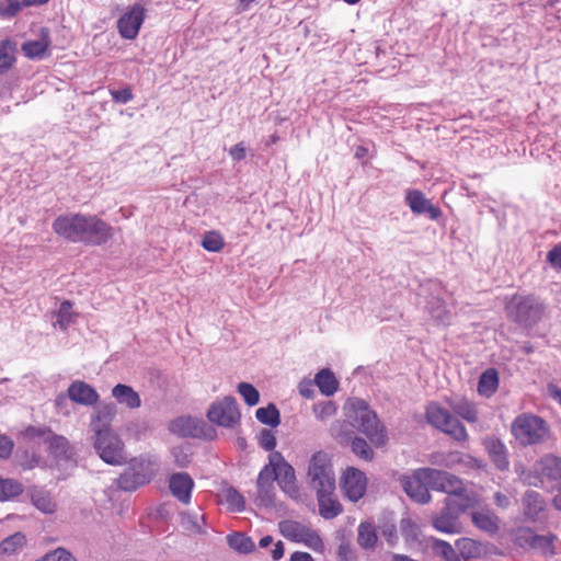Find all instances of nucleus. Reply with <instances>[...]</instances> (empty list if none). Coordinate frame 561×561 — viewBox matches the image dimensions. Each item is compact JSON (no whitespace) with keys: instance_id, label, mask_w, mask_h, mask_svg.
<instances>
[{"instance_id":"obj_20","label":"nucleus","mask_w":561,"mask_h":561,"mask_svg":"<svg viewBox=\"0 0 561 561\" xmlns=\"http://www.w3.org/2000/svg\"><path fill=\"white\" fill-rule=\"evenodd\" d=\"M483 446L497 469H508L510 461L507 457V449L500 438L495 436H488L483 439Z\"/></svg>"},{"instance_id":"obj_57","label":"nucleus","mask_w":561,"mask_h":561,"mask_svg":"<svg viewBox=\"0 0 561 561\" xmlns=\"http://www.w3.org/2000/svg\"><path fill=\"white\" fill-rule=\"evenodd\" d=\"M494 501H495V504L499 507H502V508L507 507L508 504H510L508 497L505 494L501 493V492H496L494 494Z\"/></svg>"},{"instance_id":"obj_61","label":"nucleus","mask_w":561,"mask_h":561,"mask_svg":"<svg viewBox=\"0 0 561 561\" xmlns=\"http://www.w3.org/2000/svg\"><path fill=\"white\" fill-rule=\"evenodd\" d=\"M272 542H273V537H272V536H270V535H267V536H264V537H262V538L260 539L259 545H260V547H261V548H266V547H268Z\"/></svg>"},{"instance_id":"obj_23","label":"nucleus","mask_w":561,"mask_h":561,"mask_svg":"<svg viewBox=\"0 0 561 561\" xmlns=\"http://www.w3.org/2000/svg\"><path fill=\"white\" fill-rule=\"evenodd\" d=\"M535 471L541 480H559L561 479V458L546 455L537 461Z\"/></svg>"},{"instance_id":"obj_54","label":"nucleus","mask_w":561,"mask_h":561,"mask_svg":"<svg viewBox=\"0 0 561 561\" xmlns=\"http://www.w3.org/2000/svg\"><path fill=\"white\" fill-rule=\"evenodd\" d=\"M337 557L341 561H354L356 559L354 550L347 542L340 543L337 548Z\"/></svg>"},{"instance_id":"obj_37","label":"nucleus","mask_w":561,"mask_h":561,"mask_svg":"<svg viewBox=\"0 0 561 561\" xmlns=\"http://www.w3.org/2000/svg\"><path fill=\"white\" fill-rule=\"evenodd\" d=\"M23 491L22 482L10 478H0V501H10L20 496Z\"/></svg>"},{"instance_id":"obj_44","label":"nucleus","mask_w":561,"mask_h":561,"mask_svg":"<svg viewBox=\"0 0 561 561\" xmlns=\"http://www.w3.org/2000/svg\"><path fill=\"white\" fill-rule=\"evenodd\" d=\"M225 503L231 512H242L245 508V500L234 488H228L224 492Z\"/></svg>"},{"instance_id":"obj_11","label":"nucleus","mask_w":561,"mask_h":561,"mask_svg":"<svg viewBox=\"0 0 561 561\" xmlns=\"http://www.w3.org/2000/svg\"><path fill=\"white\" fill-rule=\"evenodd\" d=\"M207 417L211 423L224 427H232L239 423L241 414L233 397H226L220 401L214 402Z\"/></svg>"},{"instance_id":"obj_17","label":"nucleus","mask_w":561,"mask_h":561,"mask_svg":"<svg viewBox=\"0 0 561 561\" xmlns=\"http://www.w3.org/2000/svg\"><path fill=\"white\" fill-rule=\"evenodd\" d=\"M67 397L77 404L94 405L99 402L98 391L89 383L82 380H75L67 389Z\"/></svg>"},{"instance_id":"obj_38","label":"nucleus","mask_w":561,"mask_h":561,"mask_svg":"<svg viewBox=\"0 0 561 561\" xmlns=\"http://www.w3.org/2000/svg\"><path fill=\"white\" fill-rule=\"evenodd\" d=\"M556 536L549 535H531L529 542L534 549L539 550L543 554L552 556L556 553L554 540Z\"/></svg>"},{"instance_id":"obj_60","label":"nucleus","mask_w":561,"mask_h":561,"mask_svg":"<svg viewBox=\"0 0 561 561\" xmlns=\"http://www.w3.org/2000/svg\"><path fill=\"white\" fill-rule=\"evenodd\" d=\"M299 392L305 398H311L313 394V390L310 388V386H300Z\"/></svg>"},{"instance_id":"obj_53","label":"nucleus","mask_w":561,"mask_h":561,"mask_svg":"<svg viewBox=\"0 0 561 561\" xmlns=\"http://www.w3.org/2000/svg\"><path fill=\"white\" fill-rule=\"evenodd\" d=\"M13 440L3 434H0V458H9L13 451Z\"/></svg>"},{"instance_id":"obj_18","label":"nucleus","mask_w":561,"mask_h":561,"mask_svg":"<svg viewBox=\"0 0 561 561\" xmlns=\"http://www.w3.org/2000/svg\"><path fill=\"white\" fill-rule=\"evenodd\" d=\"M194 488V480L187 472H176L169 478V489L174 497L187 505Z\"/></svg>"},{"instance_id":"obj_8","label":"nucleus","mask_w":561,"mask_h":561,"mask_svg":"<svg viewBox=\"0 0 561 561\" xmlns=\"http://www.w3.org/2000/svg\"><path fill=\"white\" fill-rule=\"evenodd\" d=\"M93 446L100 458L108 465H122L126 459L125 445L113 430L98 431L93 436Z\"/></svg>"},{"instance_id":"obj_13","label":"nucleus","mask_w":561,"mask_h":561,"mask_svg":"<svg viewBox=\"0 0 561 561\" xmlns=\"http://www.w3.org/2000/svg\"><path fill=\"white\" fill-rule=\"evenodd\" d=\"M341 489L350 501H359L367 490L366 474L355 467L346 468L341 478Z\"/></svg>"},{"instance_id":"obj_31","label":"nucleus","mask_w":561,"mask_h":561,"mask_svg":"<svg viewBox=\"0 0 561 561\" xmlns=\"http://www.w3.org/2000/svg\"><path fill=\"white\" fill-rule=\"evenodd\" d=\"M32 504L44 514H53L56 512L57 504L51 494L43 489L34 488L31 491Z\"/></svg>"},{"instance_id":"obj_1","label":"nucleus","mask_w":561,"mask_h":561,"mask_svg":"<svg viewBox=\"0 0 561 561\" xmlns=\"http://www.w3.org/2000/svg\"><path fill=\"white\" fill-rule=\"evenodd\" d=\"M445 402L450 410L435 401L426 405L425 416L427 422L455 442L467 443L469 434L463 423L457 416L470 424L479 422L477 405L465 397L457 399L446 398Z\"/></svg>"},{"instance_id":"obj_22","label":"nucleus","mask_w":561,"mask_h":561,"mask_svg":"<svg viewBox=\"0 0 561 561\" xmlns=\"http://www.w3.org/2000/svg\"><path fill=\"white\" fill-rule=\"evenodd\" d=\"M335 490L316 491L319 514L325 519H332L343 512V507L334 494Z\"/></svg>"},{"instance_id":"obj_42","label":"nucleus","mask_w":561,"mask_h":561,"mask_svg":"<svg viewBox=\"0 0 561 561\" xmlns=\"http://www.w3.org/2000/svg\"><path fill=\"white\" fill-rule=\"evenodd\" d=\"M14 44L10 39L0 42V73L10 70L14 64Z\"/></svg>"},{"instance_id":"obj_10","label":"nucleus","mask_w":561,"mask_h":561,"mask_svg":"<svg viewBox=\"0 0 561 561\" xmlns=\"http://www.w3.org/2000/svg\"><path fill=\"white\" fill-rule=\"evenodd\" d=\"M280 534L288 540L300 542L314 551H323L324 545L320 535L312 528L293 519H285L278 524Z\"/></svg>"},{"instance_id":"obj_32","label":"nucleus","mask_w":561,"mask_h":561,"mask_svg":"<svg viewBox=\"0 0 561 561\" xmlns=\"http://www.w3.org/2000/svg\"><path fill=\"white\" fill-rule=\"evenodd\" d=\"M499 387V374L494 368L486 369L479 378L478 392L486 398L495 393Z\"/></svg>"},{"instance_id":"obj_47","label":"nucleus","mask_w":561,"mask_h":561,"mask_svg":"<svg viewBox=\"0 0 561 561\" xmlns=\"http://www.w3.org/2000/svg\"><path fill=\"white\" fill-rule=\"evenodd\" d=\"M238 392L242 396L248 405L253 407L259 403L260 393L251 383L240 382L238 385Z\"/></svg>"},{"instance_id":"obj_9","label":"nucleus","mask_w":561,"mask_h":561,"mask_svg":"<svg viewBox=\"0 0 561 561\" xmlns=\"http://www.w3.org/2000/svg\"><path fill=\"white\" fill-rule=\"evenodd\" d=\"M431 468H419L412 474H403L399 478L405 494L420 504L431 501L428 488L432 489Z\"/></svg>"},{"instance_id":"obj_39","label":"nucleus","mask_w":561,"mask_h":561,"mask_svg":"<svg viewBox=\"0 0 561 561\" xmlns=\"http://www.w3.org/2000/svg\"><path fill=\"white\" fill-rule=\"evenodd\" d=\"M229 546L242 553L252 552L255 549L253 540L241 533H234L227 537Z\"/></svg>"},{"instance_id":"obj_55","label":"nucleus","mask_w":561,"mask_h":561,"mask_svg":"<svg viewBox=\"0 0 561 561\" xmlns=\"http://www.w3.org/2000/svg\"><path fill=\"white\" fill-rule=\"evenodd\" d=\"M111 95L114 101H116L118 103H123V104L131 101L134 98L133 92L129 88H124L121 90H113V91H111Z\"/></svg>"},{"instance_id":"obj_63","label":"nucleus","mask_w":561,"mask_h":561,"mask_svg":"<svg viewBox=\"0 0 561 561\" xmlns=\"http://www.w3.org/2000/svg\"><path fill=\"white\" fill-rule=\"evenodd\" d=\"M49 0H23V4L28 7V5H39V4H44V3H47Z\"/></svg>"},{"instance_id":"obj_56","label":"nucleus","mask_w":561,"mask_h":561,"mask_svg":"<svg viewBox=\"0 0 561 561\" xmlns=\"http://www.w3.org/2000/svg\"><path fill=\"white\" fill-rule=\"evenodd\" d=\"M229 156L232 158L233 161H241L247 156V148L243 142H239L230 148Z\"/></svg>"},{"instance_id":"obj_16","label":"nucleus","mask_w":561,"mask_h":561,"mask_svg":"<svg viewBox=\"0 0 561 561\" xmlns=\"http://www.w3.org/2000/svg\"><path fill=\"white\" fill-rule=\"evenodd\" d=\"M405 202L411 211L416 215L427 214L431 219L437 220L442 217V209L435 206L424 193L420 190H410L407 192Z\"/></svg>"},{"instance_id":"obj_34","label":"nucleus","mask_w":561,"mask_h":561,"mask_svg":"<svg viewBox=\"0 0 561 561\" xmlns=\"http://www.w3.org/2000/svg\"><path fill=\"white\" fill-rule=\"evenodd\" d=\"M78 314L72 311V302L65 300L60 304V307L56 313L55 327L66 331L72 323L76 322Z\"/></svg>"},{"instance_id":"obj_24","label":"nucleus","mask_w":561,"mask_h":561,"mask_svg":"<svg viewBox=\"0 0 561 561\" xmlns=\"http://www.w3.org/2000/svg\"><path fill=\"white\" fill-rule=\"evenodd\" d=\"M445 503L449 508H453L457 514L460 515L467 510L478 506L480 499L476 492L467 490V488L463 485L460 494H455L453 497L447 496Z\"/></svg>"},{"instance_id":"obj_26","label":"nucleus","mask_w":561,"mask_h":561,"mask_svg":"<svg viewBox=\"0 0 561 561\" xmlns=\"http://www.w3.org/2000/svg\"><path fill=\"white\" fill-rule=\"evenodd\" d=\"M116 415L114 404H104L100 407L91 419V430L95 434L98 431H112L111 424Z\"/></svg>"},{"instance_id":"obj_45","label":"nucleus","mask_w":561,"mask_h":561,"mask_svg":"<svg viewBox=\"0 0 561 561\" xmlns=\"http://www.w3.org/2000/svg\"><path fill=\"white\" fill-rule=\"evenodd\" d=\"M352 451L365 461L374 459V450L368 443L362 437H355L351 443Z\"/></svg>"},{"instance_id":"obj_28","label":"nucleus","mask_w":561,"mask_h":561,"mask_svg":"<svg viewBox=\"0 0 561 561\" xmlns=\"http://www.w3.org/2000/svg\"><path fill=\"white\" fill-rule=\"evenodd\" d=\"M472 524L480 530L494 534L499 530V518L489 508L471 513Z\"/></svg>"},{"instance_id":"obj_27","label":"nucleus","mask_w":561,"mask_h":561,"mask_svg":"<svg viewBox=\"0 0 561 561\" xmlns=\"http://www.w3.org/2000/svg\"><path fill=\"white\" fill-rule=\"evenodd\" d=\"M523 505L525 515L537 520L546 510L543 497L536 491H527L523 496Z\"/></svg>"},{"instance_id":"obj_14","label":"nucleus","mask_w":561,"mask_h":561,"mask_svg":"<svg viewBox=\"0 0 561 561\" xmlns=\"http://www.w3.org/2000/svg\"><path fill=\"white\" fill-rule=\"evenodd\" d=\"M268 466L275 470L276 482L283 491L290 493L295 491V470L279 451H273L268 455Z\"/></svg>"},{"instance_id":"obj_33","label":"nucleus","mask_w":561,"mask_h":561,"mask_svg":"<svg viewBox=\"0 0 561 561\" xmlns=\"http://www.w3.org/2000/svg\"><path fill=\"white\" fill-rule=\"evenodd\" d=\"M314 383L317 385L321 393L325 396H332L337 390L339 387L337 379L335 378L334 374L328 368L321 369L316 375Z\"/></svg>"},{"instance_id":"obj_29","label":"nucleus","mask_w":561,"mask_h":561,"mask_svg":"<svg viewBox=\"0 0 561 561\" xmlns=\"http://www.w3.org/2000/svg\"><path fill=\"white\" fill-rule=\"evenodd\" d=\"M455 546L459 551L460 559H478L485 552V547L481 541L469 537H462L455 541Z\"/></svg>"},{"instance_id":"obj_7","label":"nucleus","mask_w":561,"mask_h":561,"mask_svg":"<svg viewBox=\"0 0 561 561\" xmlns=\"http://www.w3.org/2000/svg\"><path fill=\"white\" fill-rule=\"evenodd\" d=\"M307 477L314 491L335 490L333 466L329 455L324 451H317L311 456Z\"/></svg>"},{"instance_id":"obj_19","label":"nucleus","mask_w":561,"mask_h":561,"mask_svg":"<svg viewBox=\"0 0 561 561\" xmlns=\"http://www.w3.org/2000/svg\"><path fill=\"white\" fill-rule=\"evenodd\" d=\"M274 481H276L275 470L267 463L262 468L256 480L257 497L263 505L273 503Z\"/></svg>"},{"instance_id":"obj_2","label":"nucleus","mask_w":561,"mask_h":561,"mask_svg":"<svg viewBox=\"0 0 561 561\" xmlns=\"http://www.w3.org/2000/svg\"><path fill=\"white\" fill-rule=\"evenodd\" d=\"M54 232L72 243L102 245L114 236V229L96 215L70 213L58 216L53 222Z\"/></svg>"},{"instance_id":"obj_30","label":"nucleus","mask_w":561,"mask_h":561,"mask_svg":"<svg viewBox=\"0 0 561 561\" xmlns=\"http://www.w3.org/2000/svg\"><path fill=\"white\" fill-rule=\"evenodd\" d=\"M112 396L119 404L128 409H138L141 405V399L137 391L130 386L118 383L112 389Z\"/></svg>"},{"instance_id":"obj_52","label":"nucleus","mask_w":561,"mask_h":561,"mask_svg":"<svg viewBox=\"0 0 561 561\" xmlns=\"http://www.w3.org/2000/svg\"><path fill=\"white\" fill-rule=\"evenodd\" d=\"M547 262L557 271H561V242L547 253Z\"/></svg>"},{"instance_id":"obj_50","label":"nucleus","mask_w":561,"mask_h":561,"mask_svg":"<svg viewBox=\"0 0 561 561\" xmlns=\"http://www.w3.org/2000/svg\"><path fill=\"white\" fill-rule=\"evenodd\" d=\"M260 447L267 451H274L276 446V437L272 430L264 428L257 435Z\"/></svg>"},{"instance_id":"obj_58","label":"nucleus","mask_w":561,"mask_h":561,"mask_svg":"<svg viewBox=\"0 0 561 561\" xmlns=\"http://www.w3.org/2000/svg\"><path fill=\"white\" fill-rule=\"evenodd\" d=\"M290 561H314V560L311 557V554H309L308 552L297 551L290 556Z\"/></svg>"},{"instance_id":"obj_64","label":"nucleus","mask_w":561,"mask_h":561,"mask_svg":"<svg viewBox=\"0 0 561 561\" xmlns=\"http://www.w3.org/2000/svg\"><path fill=\"white\" fill-rule=\"evenodd\" d=\"M187 422H190V419L181 417V419H179V420H176L175 422L172 423L171 430L175 431L176 426L182 425V424L187 423Z\"/></svg>"},{"instance_id":"obj_12","label":"nucleus","mask_w":561,"mask_h":561,"mask_svg":"<svg viewBox=\"0 0 561 561\" xmlns=\"http://www.w3.org/2000/svg\"><path fill=\"white\" fill-rule=\"evenodd\" d=\"M146 19V9L141 3H135L127 8V10L117 20V31L124 39H135L144 21Z\"/></svg>"},{"instance_id":"obj_21","label":"nucleus","mask_w":561,"mask_h":561,"mask_svg":"<svg viewBox=\"0 0 561 561\" xmlns=\"http://www.w3.org/2000/svg\"><path fill=\"white\" fill-rule=\"evenodd\" d=\"M433 526L436 530L444 534H459L461 533V524L459 522V514L445 504L440 513L434 517Z\"/></svg>"},{"instance_id":"obj_46","label":"nucleus","mask_w":561,"mask_h":561,"mask_svg":"<svg viewBox=\"0 0 561 561\" xmlns=\"http://www.w3.org/2000/svg\"><path fill=\"white\" fill-rule=\"evenodd\" d=\"M337 407L333 401H323L313 405L317 419L324 421L336 414Z\"/></svg>"},{"instance_id":"obj_3","label":"nucleus","mask_w":561,"mask_h":561,"mask_svg":"<svg viewBox=\"0 0 561 561\" xmlns=\"http://www.w3.org/2000/svg\"><path fill=\"white\" fill-rule=\"evenodd\" d=\"M345 409L348 417L358 423V430L369 438L371 444L376 447L386 445L388 440L386 428L364 400H350Z\"/></svg>"},{"instance_id":"obj_6","label":"nucleus","mask_w":561,"mask_h":561,"mask_svg":"<svg viewBox=\"0 0 561 561\" xmlns=\"http://www.w3.org/2000/svg\"><path fill=\"white\" fill-rule=\"evenodd\" d=\"M154 466L156 462L150 458L139 457L133 459L117 478V488L123 491L133 492L139 486L149 483L156 474Z\"/></svg>"},{"instance_id":"obj_36","label":"nucleus","mask_w":561,"mask_h":561,"mask_svg":"<svg viewBox=\"0 0 561 561\" xmlns=\"http://www.w3.org/2000/svg\"><path fill=\"white\" fill-rule=\"evenodd\" d=\"M431 547L434 554L444 561H461L455 548L446 540L434 538Z\"/></svg>"},{"instance_id":"obj_25","label":"nucleus","mask_w":561,"mask_h":561,"mask_svg":"<svg viewBox=\"0 0 561 561\" xmlns=\"http://www.w3.org/2000/svg\"><path fill=\"white\" fill-rule=\"evenodd\" d=\"M50 46L49 31L47 28L41 30V37L36 41H26L22 44V51L30 59L43 58Z\"/></svg>"},{"instance_id":"obj_5","label":"nucleus","mask_w":561,"mask_h":561,"mask_svg":"<svg viewBox=\"0 0 561 561\" xmlns=\"http://www.w3.org/2000/svg\"><path fill=\"white\" fill-rule=\"evenodd\" d=\"M511 432L519 445L530 446L542 443L549 434V427L541 417L522 413L512 422Z\"/></svg>"},{"instance_id":"obj_43","label":"nucleus","mask_w":561,"mask_h":561,"mask_svg":"<svg viewBox=\"0 0 561 561\" xmlns=\"http://www.w3.org/2000/svg\"><path fill=\"white\" fill-rule=\"evenodd\" d=\"M202 247L208 252H220L225 248V239L219 231H207L203 236Z\"/></svg>"},{"instance_id":"obj_35","label":"nucleus","mask_w":561,"mask_h":561,"mask_svg":"<svg viewBox=\"0 0 561 561\" xmlns=\"http://www.w3.org/2000/svg\"><path fill=\"white\" fill-rule=\"evenodd\" d=\"M26 542L25 535L18 531L0 542V558L15 554L24 547Z\"/></svg>"},{"instance_id":"obj_41","label":"nucleus","mask_w":561,"mask_h":561,"mask_svg":"<svg viewBox=\"0 0 561 561\" xmlns=\"http://www.w3.org/2000/svg\"><path fill=\"white\" fill-rule=\"evenodd\" d=\"M358 545L364 549L374 548L377 542V534L375 527L369 523H362L358 526Z\"/></svg>"},{"instance_id":"obj_59","label":"nucleus","mask_w":561,"mask_h":561,"mask_svg":"<svg viewBox=\"0 0 561 561\" xmlns=\"http://www.w3.org/2000/svg\"><path fill=\"white\" fill-rule=\"evenodd\" d=\"M284 556V545L282 541H277L272 550V557L274 560H279Z\"/></svg>"},{"instance_id":"obj_51","label":"nucleus","mask_w":561,"mask_h":561,"mask_svg":"<svg viewBox=\"0 0 561 561\" xmlns=\"http://www.w3.org/2000/svg\"><path fill=\"white\" fill-rule=\"evenodd\" d=\"M51 434V430L47 426H34L28 425L22 431V436L26 439H35L48 436Z\"/></svg>"},{"instance_id":"obj_15","label":"nucleus","mask_w":561,"mask_h":561,"mask_svg":"<svg viewBox=\"0 0 561 561\" xmlns=\"http://www.w3.org/2000/svg\"><path fill=\"white\" fill-rule=\"evenodd\" d=\"M432 478V490L446 493L448 496L460 494L462 491L463 482L457 476L431 468L428 471Z\"/></svg>"},{"instance_id":"obj_4","label":"nucleus","mask_w":561,"mask_h":561,"mask_svg":"<svg viewBox=\"0 0 561 561\" xmlns=\"http://www.w3.org/2000/svg\"><path fill=\"white\" fill-rule=\"evenodd\" d=\"M510 320L526 328L536 325L546 313V305L534 295H514L505 306Z\"/></svg>"},{"instance_id":"obj_40","label":"nucleus","mask_w":561,"mask_h":561,"mask_svg":"<svg viewBox=\"0 0 561 561\" xmlns=\"http://www.w3.org/2000/svg\"><path fill=\"white\" fill-rule=\"evenodd\" d=\"M255 416L261 423L272 427H276L280 423L279 411L273 403H270L265 408H259L255 412Z\"/></svg>"},{"instance_id":"obj_48","label":"nucleus","mask_w":561,"mask_h":561,"mask_svg":"<svg viewBox=\"0 0 561 561\" xmlns=\"http://www.w3.org/2000/svg\"><path fill=\"white\" fill-rule=\"evenodd\" d=\"M46 443L49 450L55 455L65 453L68 447V440L64 436L56 435L53 432L48 434Z\"/></svg>"},{"instance_id":"obj_49","label":"nucleus","mask_w":561,"mask_h":561,"mask_svg":"<svg viewBox=\"0 0 561 561\" xmlns=\"http://www.w3.org/2000/svg\"><path fill=\"white\" fill-rule=\"evenodd\" d=\"M21 10L19 0H0V18L11 19Z\"/></svg>"},{"instance_id":"obj_62","label":"nucleus","mask_w":561,"mask_h":561,"mask_svg":"<svg viewBox=\"0 0 561 561\" xmlns=\"http://www.w3.org/2000/svg\"><path fill=\"white\" fill-rule=\"evenodd\" d=\"M367 153H368V149L363 146H359V147H357V149L355 151V157L360 159V158H364Z\"/></svg>"}]
</instances>
